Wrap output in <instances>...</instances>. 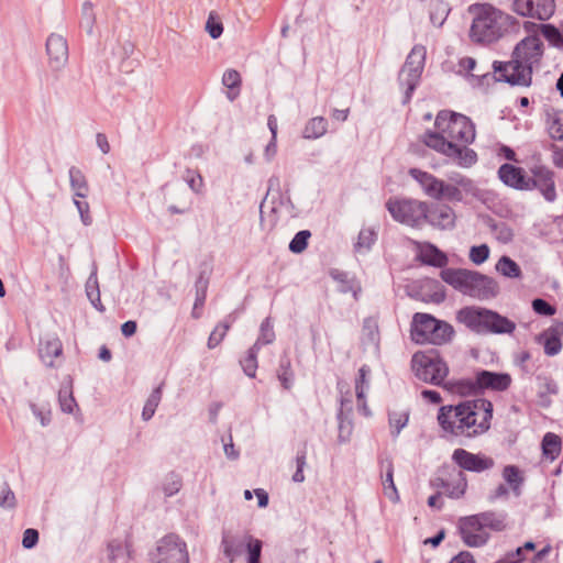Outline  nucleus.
<instances>
[{
    "label": "nucleus",
    "instance_id": "1",
    "mask_svg": "<svg viewBox=\"0 0 563 563\" xmlns=\"http://www.w3.org/2000/svg\"><path fill=\"white\" fill-rule=\"evenodd\" d=\"M476 139L474 122L465 114L441 110L434 120V129L427 131L422 143L445 156L457 166L468 168L477 162V154L470 145Z\"/></svg>",
    "mask_w": 563,
    "mask_h": 563
},
{
    "label": "nucleus",
    "instance_id": "2",
    "mask_svg": "<svg viewBox=\"0 0 563 563\" xmlns=\"http://www.w3.org/2000/svg\"><path fill=\"white\" fill-rule=\"evenodd\" d=\"M493 419V404L485 398L466 400L439 409L438 422L445 434L475 438L486 433Z\"/></svg>",
    "mask_w": 563,
    "mask_h": 563
},
{
    "label": "nucleus",
    "instance_id": "3",
    "mask_svg": "<svg viewBox=\"0 0 563 563\" xmlns=\"http://www.w3.org/2000/svg\"><path fill=\"white\" fill-rule=\"evenodd\" d=\"M543 51L542 40L537 33H532L517 43L511 60L494 62V71L498 74V79L512 85L529 86L532 74L541 66Z\"/></svg>",
    "mask_w": 563,
    "mask_h": 563
},
{
    "label": "nucleus",
    "instance_id": "4",
    "mask_svg": "<svg viewBox=\"0 0 563 563\" xmlns=\"http://www.w3.org/2000/svg\"><path fill=\"white\" fill-rule=\"evenodd\" d=\"M409 175L420 185L428 197L438 200L462 201L463 194H470L474 189L473 181L460 174L450 177L448 183L418 168H411Z\"/></svg>",
    "mask_w": 563,
    "mask_h": 563
},
{
    "label": "nucleus",
    "instance_id": "5",
    "mask_svg": "<svg viewBox=\"0 0 563 563\" xmlns=\"http://www.w3.org/2000/svg\"><path fill=\"white\" fill-rule=\"evenodd\" d=\"M440 275L454 289L477 300H490L499 294L497 282L477 272L446 268Z\"/></svg>",
    "mask_w": 563,
    "mask_h": 563
},
{
    "label": "nucleus",
    "instance_id": "6",
    "mask_svg": "<svg viewBox=\"0 0 563 563\" xmlns=\"http://www.w3.org/2000/svg\"><path fill=\"white\" fill-rule=\"evenodd\" d=\"M474 18L470 35L474 42L490 44L499 40L510 22V15L490 4H479L473 9Z\"/></svg>",
    "mask_w": 563,
    "mask_h": 563
},
{
    "label": "nucleus",
    "instance_id": "7",
    "mask_svg": "<svg viewBox=\"0 0 563 563\" xmlns=\"http://www.w3.org/2000/svg\"><path fill=\"white\" fill-rule=\"evenodd\" d=\"M456 319L476 333L511 334L516 329L514 321L482 307H465L459 310Z\"/></svg>",
    "mask_w": 563,
    "mask_h": 563
},
{
    "label": "nucleus",
    "instance_id": "8",
    "mask_svg": "<svg viewBox=\"0 0 563 563\" xmlns=\"http://www.w3.org/2000/svg\"><path fill=\"white\" fill-rule=\"evenodd\" d=\"M454 330L448 322L441 321L428 313H416L412 320V339L419 343L442 345L451 341Z\"/></svg>",
    "mask_w": 563,
    "mask_h": 563
},
{
    "label": "nucleus",
    "instance_id": "9",
    "mask_svg": "<svg viewBox=\"0 0 563 563\" xmlns=\"http://www.w3.org/2000/svg\"><path fill=\"white\" fill-rule=\"evenodd\" d=\"M151 563H189L187 543L177 534L161 538L150 553Z\"/></svg>",
    "mask_w": 563,
    "mask_h": 563
},
{
    "label": "nucleus",
    "instance_id": "10",
    "mask_svg": "<svg viewBox=\"0 0 563 563\" xmlns=\"http://www.w3.org/2000/svg\"><path fill=\"white\" fill-rule=\"evenodd\" d=\"M411 365L420 380L432 385H442L449 374L448 365L435 354L416 353Z\"/></svg>",
    "mask_w": 563,
    "mask_h": 563
},
{
    "label": "nucleus",
    "instance_id": "11",
    "mask_svg": "<svg viewBox=\"0 0 563 563\" xmlns=\"http://www.w3.org/2000/svg\"><path fill=\"white\" fill-rule=\"evenodd\" d=\"M386 207L391 217L404 224L419 227L426 222L427 202L412 199H389Z\"/></svg>",
    "mask_w": 563,
    "mask_h": 563
},
{
    "label": "nucleus",
    "instance_id": "12",
    "mask_svg": "<svg viewBox=\"0 0 563 563\" xmlns=\"http://www.w3.org/2000/svg\"><path fill=\"white\" fill-rule=\"evenodd\" d=\"M426 54L424 46H413L399 73V82L405 87V102L410 100L413 90L419 84L424 66Z\"/></svg>",
    "mask_w": 563,
    "mask_h": 563
},
{
    "label": "nucleus",
    "instance_id": "13",
    "mask_svg": "<svg viewBox=\"0 0 563 563\" xmlns=\"http://www.w3.org/2000/svg\"><path fill=\"white\" fill-rule=\"evenodd\" d=\"M512 10L520 16L548 21L555 12L554 0H514Z\"/></svg>",
    "mask_w": 563,
    "mask_h": 563
},
{
    "label": "nucleus",
    "instance_id": "14",
    "mask_svg": "<svg viewBox=\"0 0 563 563\" xmlns=\"http://www.w3.org/2000/svg\"><path fill=\"white\" fill-rule=\"evenodd\" d=\"M452 461L462 470L475 473H482L490 470L495 462L492 457L484 454H475L465 449L453 451Z\"/></svg>",
    "mask_w": 563,
    "mask_h": 563
},
{
    "label": "nucleus",
    "instance_id": "15",
    "mask_svg": "<svg viewBox=\"0 0 563 563\" xmlns=\"http://www.w3.org/2000/svg\"><path fill=\"white\" fill-rule=\"evenodd\" d=\"M529 189H538L545 200L552 202L556 199V190L554 183V174L544 166H536L531 168V177H529Z\"/></svg>",
    "mask_w": 563,
    "mask_h": 563
},
{
    "label": "nucleus",
    "instance_id": "16",
    "mask_svg": "<svg viewBox=\"0 0 563 563\" xmlns=\"http://www.w3.org/2000/svg\"><path fill=\"white\" fill-rule=\"evenodd\" d=\"M460 532L462 540L468 547H482L489 538L476 515L461 519Z\"/></svg>",
    "mask_w": 563,
    "mask_h": 563
},
{
    "label": "nucleus",
    "instance_id": "17",
    "mask_svg": "<svg viewBox=\"0 0 563 563\" xmlns=\"http://www.w3.org/2000/svg\"><path fill=\"white\" fill-rule=\"evenodd\" d=\"M426 222L440 230H451L455 227V211L448 205L427 203Z\"/></svg>",
    "mask_w": 563,
    "mask_h": 563
},
{
    "label": "nucleus",
    "instance_id": "18",
    "mask_svg": "<svg viewBox=\"0 0 563 563\" xmlns=\"http://www.w3.org/2000/svg\"><path fill=\"white\" fill-rule=\"evenodd\" d=\"M46 51L49 64L55 69L60 68L68 60V45L62 35H49L46 41Z\"/></svg>",
    "mask_w": 563,
    "mask_h": 563
},
{
    "label": "nucleus",
    "instance_id": "19",
    "mask_svg": "<svg viewBox=\"0 0 563 563\" xmlns=\"http://www.w3.org/2000/svg\"><path fill=\"white\" fill-rule=\"evenodd\" d=\"M511 376L507 373H494L489 371L477 372V385H479V393L485 389L494 391H504L511 385Z\"/></svg>",
    "mask_w": 563,
    "mask_h": 563
},
{
    "label": "nucleus",
    "instance_id": "20",
    "mask_svg": "<svg viewBox=\"0 0 563 563\" xmlns=\"http://www.w3.org/2000/svg\"><path fill=\"white\" fill-rule=\"evenodd\" d=\"M38 355L42 362L48 367H56L54 358L63 355V344L56 334L45 335L38 346Z\"/></svg>",
    "mask_w": 563,
    "mask_h": 563
},
{
    "label": "nucleus",
    "instance_id": "21",
    "mask_svg": "<svg viewBox=\"0 0 563 563\" xmlns=\"http://www.w3.org/2000/svg\"><path fill=\"white\" fill-rule=\"evenodd\" d=\"M500 180L515 189L528 190L529 177L521 167L511 164H503L498 169Z\"/></svg>",
    "mask_w": 563,
    "mask_h": 563
},
{
    "label": "nucleus",
    "instance_id": "22",
    "mask_svg": "<svg viewBox=\"0 0 563 563\" xmlns=\"http://www.w3.org/2000/svg\"><path fill=\"white\" fill-rule=\"evenodd\" d=\"M459 73L464 75L473 86L482 85L483 80L489 75L488 68L482 69L472 57H463L460 59Z\"/></svg>",
    "mask_w": 563,
    "mask_h": 563
},
{
    "label": "nucleus",
    "instance_id": "23",
    "mask_svg": "<svg viewBox=\"0 0 563 563\" xmlns=\"http://www.w3.org/2000/svg\"><path fill=\"white\" fill-rule=\"evenodd\" d=\"M369 374L371 368L367 365H363L358 369V374L355 378V395L358 402V409L365 415H369L368 407L365 401L366 391L369 388Z\"/></svg>",
    "mask_w": 563,
    "mask_h": 563
},
{
    "label": "nucleus",
    "instance_id": "24",
    "mask_svg": "<svg viewBox=\"0 0 563 563\" xmlns=\"http://www.w3.org/2000/svg\"><path fill=\"white\" fill-rule=\"evenodd\" d=\"M440 486L450 498H461L466 490L467 481L462 471L455 472L451 481L440 479Z\"/></svg>",
    "mask_w": 563,
    "mask_h": 563
},
{
    "label": "nucleus",
    "instance_id": "25",
    "mask_svg": "<svg viewBox=\"0 0 563 563\" xmlns=\"http://www.w3.org/2000/svg\"><path fill=\"white\" fill-rule=\"evenodd\" d=\"M330 275L338 283L339 291L343 294L352 292L354 298L357 297L361 285L354 277H350L347 273L338 269H331Z\"/></svg>",
    "mask_w": 563,
    "mask_h": 563
},
{
    "label": "nucleus",
    "instance_id": "26",
    "mask_svg": "<svg viewBox=\"0 0 563 563\" xmlns=\"http://www.w3.org/2000/svg\"><path fill=\"white\" fill-rule=\"evenodd\" d=\"M445 388L451 393L460 396H470L479 394V385H477V374L474 378H463L456 382H450Z\"/></svg>",
    "mask_w": 563,
    "mask_h": 563
},
{
    "label": "nucleus",
    "instance_id": "27",
    "mask_svg": "<svg viewBox=\"0 0 563 563\" xmlns=\"http://www.w3.org/2000/svg\"><path fill=\"white\" fill-rule=\"evenodd\" d=\"M69 183L75 197H87L89 186L85 174L76 166L69 168Z\"/></svg>",
    "mask_w": 563,
    "mask_h": 563
},
{
    "label": "nucleus",
    "instance_id": "28",
    "mask_svg": "<svg viewBox=\"0 0 563 563\" xmlns=\"http://www.w3.org/2000/svg\"><path fill=\"white\" fill-rule=\"evenodd\" d=\"M328 131V121L323 117L311 118L302 130V137L316 140L323 136Z\"/></svg>",
    "mask_w": 563,
    "mask_h": 563
},
{
    "label": "nucleus",
    "instance_id": "29",
    "mask_svg": "<svg viewBox=\"0 0 563 563\" xmlns=\"http://www.w3.org/2000/svg\"><path fill=\"white\" fill-rule=\"evenodd\" d=\"M86 295L90 301V303L100 312L104 311V307L101 303L100 299V290H99V284L97 278V268L93 267L90 276L88 277L86 285Z\"/></svg>",
    "mask_w": 563,
    "mask_h": 563
},
{
    "label": "nucleus",
    "instance_id": "30",
    "mask_svg": "<svg viewBox=\"0 0 563 563\" xmlns=\"http://www.w3.org/2000/svg\"><path fill=\"white\" fill-rule=\"evenodd\" d=\"M108 559L112 563H128L131 559L129 544L122 541H111L108 545Z\"/></svg>",
    "mask_w": 563,
    "mask_h": 563
},
{
    "label": "nucleus",
    "instance_id": "31",
    "mask_svg": "<svg viewBox=\"0 0 563 563\" xmlns=\"http://www.w3.org/2000/svg\"><path fill=\"white\" fill-rule=\"evenodd\" d=\"M418 258L427 265L443 267L448 263L446 255L440 249H419Z\"/></svg>",
    "mask_w": 563,
    "mask_h": 563
},
{
    "label": "nucleus",
    "instance_id": "32",
    "mask_svg": "<svg viewBox=\"0 0 563 563\" xmlns=\"http://www.w3.org/2000/svg\"><path fill=\"white\" fill-rule=\"evenodd\" d=\"M547 130L553 140H563V111L553 110L548 113Z\"/></svg>",
    "mask_w": 563,
    "mask_h": 563
},
{
    "label": "nucleus",
    "instance_id": "33",
    "mask_svg": "<svg viewBox=\"0 0 563 563\" xmlns=\"http://www.w3.org/2000/svg\"><path fill=\"white\" fill-rule=\"evenodd\" d=\"M362 340L366 345L373 346L375 350L378 349L379 331L377 321L373 318L364 320L362 329Z\"/></svg>",
    "mask_w": 563,
    "mask_h": 563
},
{
    "label": "nucleus",
    "instance_id": "34",
    "mask_svg": "<svg viewBox=\"0 0 563 563\" xmlns=\"http://www.w3.org/2000/svg\"><path fill=\"white\" fill-rule=\"evenodd\" d=\"M561 452V439L559 435L548 432L542 440V453L550 461H554Z\"/></svg>",
    "mask_w": 563,
    "mask_h": 563
},
{
    "label": "nucleus",
    "instance_id": "35",
    "mask_svg": "<svg viewBox=\"0 0 563 563\" xmlns=\"http://www.w3.org/2000/svg\"><path fill=\"white\" fill-rule=\"evenodd\" d=\"M242 542L245 544L247 552L246 563H260L263 548L262 541L245 533L242 538Z\"/></svg>",
    "mask_w": 563,
    "mask_h": 563
},
{
    "label": "nucleus",
    "instance_id": "36",
    "mask_svg": "<svg viewBox=\"0 0 563 563\" xmlns=\"http://www.w3.org/2000/svg\"><path fill=\"white\" fill-rule=\"evenodd\" d=\"M430 21L437 26H441L446 20L450 8L443 0H430Z\"/></svg>",
    "mask_w": 563,
    "mask_h": 563
},
{
    "label": "nucleus",
    "instance_id": "37",
    "mask_svg": "<svg viewBox=\"0 0 563 563\" xmlns=\"http://www.w3.org/2000/svg\"><path fill=\"white\" fill-rule=\"evenodd\" d=\"M383 490L385 496L393 503H398L400 500L398 490L394 483V467L390 462L386 465V473L383 478Z\"/></svg>",
    "mask_w": 563,
    "mask_h": 563
},
{
    "label": "nucleus",
    "instance_id": "38",
    "mask_svg": "<svg viewBox=\"0 0 563 563\" xmlns=\"http://www.w3.org/2000/svg\"><path fill=\"white\" fill-rule=\"evenodd\" d=\"M222 84L230 89L228 92V98L230 100H234L239 95V89L241 86L240 73L235 69L225 70L222 77Z\"/></svg>",
    "mask_w": 563,
    "mask_h": 563
},
{
    "label": "nucleus",
    "instance_id": "39",
    "mask_svg": "<svg viewBox=\"0 0 563 563\" xmlns=\"http://www.w3.org/2000/svg\"><path fill=\"white\" fill-rule=\"evenodd\" d=\"M476 516L478 517L485 530L489 528L492 530L500 531L506 527L505 517L503 515L487 511Z\"/></svg>",
    "mask_w": 563,
    "mask_h": 563
},
{
    "label": "nucleus",
    "instance_id": "40",
    "mask_svg": "<svg viewBox=\"0 0 563 563\" xmlns=\"http://www.w3.org/2000/svg\"><path fill=\"white\" fill-rule=\"evenodd\" d=\"M58 401L63 412L73 413L78 408L70 386H63L59 389Z\"/></svg>",
    "mask_w": 563,
    "mask_h": 563
},
{
    "label": "nucleus",
    "instance_id": "41",
    "mask_svg": "<svg viewBox=\"0 0 563 563\" xmlns=\"http://www.w3.org/2000/svg\"><path fill=\"white\" fill-rule=\"evenodd\" d=\"M277 377L285 389L289 390L292 387L295 376L288 358L280 360Z\"/></svg>",
    "mask_w": 563,
    "mask_h": 563
},
{
    "label": "nucleus",
    "instance_id": "42",
    "mask_svg": "<svg viewBox=\"0 0 563 563\" xmlns=\"http://www.w3.org/2000/svg\"><path fill=\"white\" fill-rule=\"evenodd\" d=\"M275 340V332L274 327L271 318H266L263 320L260 327V335L254 343V345H257V349L260 350L263 345L271 344Z\"/></svg>",
    "mask_w": 563,
    "mask_h": 563
},
{
    "label": "nucleus",
    "instance_id": "43",
    "mask_svg": "<svg viewBox=\"0 0 563 563\" xmlns=\"http://www.w3.org/2000/svg\"><path fill=\"white\" fill-rule=\"evenodd\" d=\"M496 271L501 275L516 278L521 274L520 267L511 258L503 256L496 264Z\"/></svg>",
    "mask_w": 563,
    "mask_h": 563
},
{
    "label": "nucleus",
    "instance_id": "44",
    "mask_svg": "<svg viewBox=\"0 0 563 563\" xmlns=\"http://www.w3.org/2000/svg\"><path fill=\"white\" fill-rule=\"evenodd\" d=\"M523 27L527 31L530 30L531 27L538 29L542 33V35L552 43L559 42L563 35V33H561L559 29L552 24L536 25L531 22H525Z\"/></svg>",
    "mask_w": 563,
    "mask_h": 563
},
{
    "label": "nucleus",
    "instance_id": "45",
    "mask_svg": "<svg viewBox=\"0 0 563 563\" xmlns=\"http://www.w3.org/2000/svg\"><path fill=\"white\" fill-rule=\"evenodd\" d=\"M161 399H162V388L157 387L152 391V394L148 396V398L144 405V408L142 411L143 420L147 421L154 416L156 408L161 402Z\"/></svg>",
    "mask_w": 563,
    "mask_h": 563
},
{
    "label": "nucleus",
    "instance_id": "46",
    "mask_svg": "<svg viewBox=\"0 0 563 563\" xmlns=\"http://www.w3.org/2000/svg\"><path fill=\"white\" fill-rule=\"evenodd\" d=\"M258 349H257V345H253L246 356L241 360V365H242V368L244 371V373L249 376V377H255V374H256V369H257V353H258Z\"/></svg>",
    "mask_w": 563,
    "mask_h": 563
},
{
    "label": "nucleus",
    "instance_id": "47",
    "mask_svg": "<svg viewBox=\"0 0 563 563\" xmlns=\"http://www.w3.org/2000/svg\"><path fill=\"white\" fill-rule=\"evenodd\" d=\"M504 479L512 487L517 495L520 494L519 487L522 483V477L518 467L514 465H507L503 471Z\"/></svg>",
    "mask_w": 563,
    "mask_h": 563
},
{
    "label": "nucleus",
    "instance_id": "48",
    "mask_svg": "<svg viewBox=\"0 0 563 563\" xmlns=\"http://www.w3.org/2000/svg\"><path fill=\"white\" fill-rule=\"evenodd\" d=\"M206 30L212 38H219L223 33V24L216 12H210L206 23Z\"/></svg>",
    "mask_w": 563,
    "mask_h": 563
},
{
    "label": "nucleus",
    "instance_id": "49",
    "mask_svg": "<svg viewBox=\"0 0 563 563\" xmlns=\"http://www.w3.org/2000/svg\"><path fill=\"white\" fill-rule=\"evenodd\" d=\"M408 413L407 412H390L389 413V424L391 428V432L395 435H398L400 431L406 427L408 423Z\"/></svg>",
    "mask_w": 563,
    "mask_h": 563
},
{
    "label": "nucleus",
    "instance_id": "50",
    "mask_svg": "<svg viewBox=\"0 0 563 563\" xmlns=\"http://www.w3.org/2000/svg\"><path fill=\"white\" fill-rule=\"evenodd\" d=\"M16 505L14 493L7 483L0 485V507L12 509Z\"/></svg>",
    "mask_w": 563,
    "mask_h": 563
},
{
    "label": "nucleus",
    "instance_id": "51",
    "mask_svg": "<svg viewBox=\"0 0 563 563\" xmlns=\"http://www.w3.org/2000/svg\"><path fill=\"white\" fill-rule=\"evenodd\" d=\"M229 329H230V323H228V322H222V323L218 324L209 336L208 347L213 349L217 345H219L221 343V341L223 340V338L225 336Z\"/></svg>",
    "mask_w": 563,
    "mask_h": 563
},
{
    "label": "nucleus",
    "instance_id": "52",
    "mask_svg": "<svg viewBox=\"0 0 563 563\" xmlns=\"http://www.w3.org/2000/svg\"><path fill=\"white\" fill-rule=\"evenodd\" d=\"M539 380V395H556L559 391L558 384L548 376H538Z\"/></svg>",
    "mask_w": 563,
    "mask_h": 563
},
{
    "label": "nucleus",
    "instance_id": "53",
    "mask_svg": "<svg viewBox=\"0 0 563 563\" xmlns=\"http://www.w3.org/2000/svg\"><path fill=\"white\" fill-rule=\"evenodd\" d=\"M85 197H75L74 203L80 214V219L85 225H89L92 222V218L90 214V207L86 200H82Z\"/></svg>",
    "mask_w": 563,
    "mask_h": 563
},
{
    "label": "nucleus",
    "instance_id": "54",
    "mask_svg": "<svg viewBox=\"0 0 563 563\" xmlns=\"http://www.w3.org/2000/svg\"><path fill=\"white\" fill-rule=\"evenodd\" d=\"M377 241V232L374 228H363L358 233L356 246H372Z\"/></svg>",
    "mask_w": 563,
    "mask_h": 563
},
{
    "label": "nucleus",
    "instance_id": "55",
    "mask_svg": "<svg viewBox=\"0 0 563 563\" xmlns=\"http://www.w3.org/2000/svg\"><path fill=\"white\" fill-rule=\"evenodd\" d=\"M186 181L192 191L197 194L202 192L205 183L202 176L198 172L187 170Z\"/></svg>",
    "mask_w": 563,
    "mask_h": 563
},
{
    "label": "nucleus",
    "instance_id": "56",
    "mask_svg": "<svg viewBox=\"0 0 563 563\" xmlns=\"http://www.w3.org/2000/svg\"><path fill=\"white\" fill-rule=\"evenodd\" d=\"M492 233L494 234L498 242L504 244L510 242L512 238V231L505 223L495 224L492 228Z\"/></svg>",
    "mask_w": 563,
    "mask_h": 563
},
{
    "label": "nucleus",
    "instance_id": "57",
    "mask_svg": "<svg viewBox=\"0 0 563 563\" xmlns=\"http://www.w3.org/2000/svg\"><path fill=\"white\" fill-rule=\"evenodd\" d=\"M340 393L343 394V386L339 385ZM352 395L349 390H346L345 395L341 396V410L339 412V420H340V429L342 430L344 428V420H343V413L344 411L350 412L352 410Z\"/></svg>",
    "mask_w": 563,
    "mask_h": 563
},
{
    "label": "nucleus",
    "instance_id": "58",
    "mask_svg": "<svg viewBox=\"0 0 563 563\" xmlns=\"http://www.w3.org/2000/svg\"><path fill=\"white\" fill-rule=\"evenodd\" d=\"M562 349V342L555 334L548 335L544 340V353L549 356L556 355Z\"/></svg>",
    "mask_w": 563,
    "mask_h": 563
},
{
    "label": "nucleus",
    "instance_id": "59",
    "mask_svg": "<svg viewBox=\"0 0 563 563\" xmlns=\"http://www.w3.org/2000/svg\"><path fill=\"white\" fill-rule=\"evenodd\" d=\"M306 464H307L306 452L302 451V452L297 453V456H296L297 470H296L295 474L292 475V481L295 483H302L305 481L303 468H305Z\"/></svg>",
    "mask_w": 563,
    "mask_h": 563
},
{
    "label": "nucleus",
    "instance_id": "60",
    "mask_svg": "<svg viewBox=\"0 0 563 563\" xmlns=\"http://www.w3.org/2000/svg\"><path fill=\"white\" fill-rule=\"evenodd\" d=\"M532 308L538 314L541 316L551 317L555 313V308L543 299H534L532 301Z\"/></svg>",
    "mask_w": 563,
    "mask_h": 563
},
{
    "label": "nucleus",
    "instance_id": "61",
    "mask_svg": "<svg viewBox=\"0 0 563 563\" xmlns=\"http://www.w3.org/2000/svg\"><path fill=\"white\" fill-rule=\"evenodd\" d=\"M208 282L200 277L196 283V301L195 309L201 307L206 300Z\"/></svg>",
    "mask_w": 563,
    "mask_h": 563
},
{
    "label": "nucleus",
    "instance_id": "62",
    "mask_svg": "<svg viewBox=\"0 0 563 563\" xmlns=\"http://www.w3.org/2000/svg\"><path fill=\"white\" fill-rule=\"evenodd\" d=\"M31 410L34 417L40 421L42 427H46L51 422V410L37 407L36 405H31Z\"/></svg>",
    "mask_w": 563,
    "mask_h": 563
},
{
    "label": "nucleus",
    "instance_id": "63",
    "mask_svg": "<svg viewBox=\"0 0 563 563\" xmlns=\"http://www.w3.org/2000/svg\"><path fill=\"white\" fill-rule=\"evenodd\" d=\"M38 541V532L35 529L29 528L23 533L22 545L25 549H32Z\"/></svg>",
    "mask_w": 563,
    "mask_h": 563
},
{
    "label": "nucleus",
    "instance_id": "64",
    "mask_svg": "<svg viewBox=\"0 0 563 563\" xmlns=\"http://www.w3.org/2000/svg\"><path fill=\"white\" fill-rule=\"evenodd\" d=\"M489 256V249H470V260L479 265L484 263Z\"/></svg>",
    "mask_w": 563,
    "mask_h": 563
}]
</instances>
